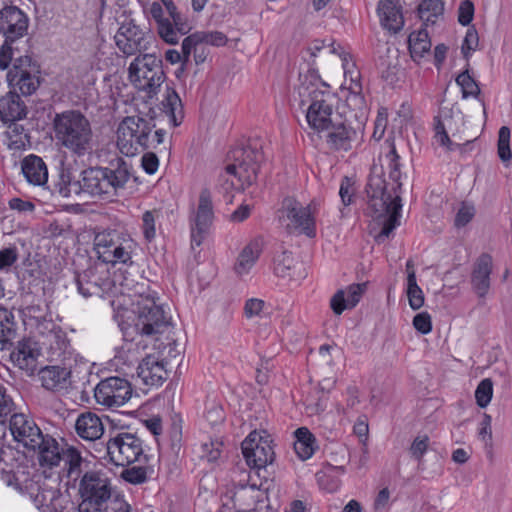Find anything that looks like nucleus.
Segmentation results:
<instances>
[{
	"label": "nucleus",
	"mask_w": 512,
	"mask_h": 512,
	"mask_svg": "<svg viewBox=\"0 0 512 512\" xmlns=\"http://www.w3.org/2000/svg\"><path fill=\"white\" fill-rule=\"evenodd\" d=\"M131 176V167L123 159L117 158L108 167H91L82 171L80 179L74 182L68 174H61L60 181L55 185V192L64 198L72 194L86 193L109 200L124 189Z\"/></svg>",
	"instance_id": "1"
},
{
	"label": "nucleus",
	"mask_w": 512,
	"mask_h": 512,
	"mask_svg": "<svg viewBox=\"0 0 512 512\" xmlns=\"http://www.w3.org/2000/svg\"><path fill=\"white\" fill-rule=\"evenodd\" d=\"M299 81L295 100H298L300 107H306V121L309 127L315 133L321 134L334 122V96L329 91V86L313 70L300 73Z\"/></svg>",
	"instance_id": "2"
},
{
	"label": "nucleus",
	"mask_w": 512,
	"mask_h": 512,
	"mask_svg": "<svg viewBox=\"0 0 512 512\" xmlns=\"http://www.w3.org/2000/svg\"><path fill=\"white\" fill-rule=\"evenodd\" d=\"M57 144L72 155L83 157L94 147V134L88 118L77 110L57 113L53 119Z\"/></svg>",
	"instance_id": "3"
},
{
	"label": "nucleus",
	"mask_w": 512,
	"mask_h": 512,
	"mask_svg": "<svg viewBox=\"0 0 512 512\" xmlns=\"http://www.w3.org/2000/svg\"><path fill=\"white\" fill-rule=\"evenodd\" d=\"M162 60L154 54L137 56L128 67V79L131 85L147 99L157 96L165 81Z\"/></svg>",
	"instance_id": "4"
},
{
	"label": "nucleus",
	"mask_w": 512,
	"mask_h": 512,
	"mask_svg": "<svg viewBox=\"0 0 512 512\" xmlns=\"http://www.w3.org/2000/svg\"><path fill=\"white\" fill-rule=\"evenodd\" d=\"M29 17L16 6H5L0 10V34L5 38L0 47V69L5 70L12 62L18 43L28 33Z\"/></svg>",
	"instance_id": "5"
},
{
	"label": "nucleus",
	"mask_w": 512,
	"mask_h": 512,
	"mask_svg": "<svg viewBox=\"0 0 512 512\" xmlns=\"http://www.w3.org/2000/svg\"><path fill=\"white\" fill-rule=\"evenodd\" d=\"M367 194L369 196V207L374 208L376 212H384L387 216L383 222V227L378 235V239L389 237L391 232L399 225L402 208L399 194L395 192V196H392L390 192L385 190L383 181L378 178L373 181H371V179L369 180Z\"/></svg>",
	"instance_id": "6"
},
{
	"label": "nucleus",
	"mask_w": 512,
	"mask_h": 512,
	"mask_svg": "<svg viewBox=\"0 0 512 512\" xmlns=\"http://www.w3.org/2000/svg\"><path fill=\"white\" fill-rule=\"evenodd\" d=\"M134 247V241L117 230L99 232L94 238V250L98 258L106 264L131 263Z\"/></svg>",
	"instance_id": "7"
},
{
	"label": "nucleus",
	"mask_w": 512,
	"mask_h": 512,
	"mask_svg": "<svg viewBox=\"0 0 512 512\" xmlns=\"http://www.w3.org/2000/svg\"><path fill=\"white\" fill-rule=\"evenodd\" d=\"M151 123L140 116L125 117L117 129V147L125 156H134L150 147Z\"/></svg>",
	"instance_id": "8"
},
{
	"label": "nucleus",
	"mask_w": 512,
	"mask_h": 512,
	"mask_svg": "<svg viewBox=\"0 0 512 512\" xmlns=\"http://www.w3.org/2000/svg\"><path fill=\"white\" fill-rule=\"evenodd\" d=\"M134 327L143 336L161 333L169 325V317L153 295H139L134 302Z\"/></svg>",
	"instance_id": "9"
},
{
	"label": "nucleus",
	"mask_w": 512,
	"mask_h": 512,
	"mask_svg": "<svg viewBox=\"0 0 512 512\" xmlns=\"http://www.w3.org/2000/svg\"><path fill=\"white\" fill-rule=\"evenodd\" d=\"M106 452L109 460L116 466H129L135 462L142 463L147 459L142 440L130 432H117L110 435L106 443Z\"/></svg>",
	"instance_id": "10"
},
{
	"label": "nucleus",
	"mask_w": 512,
	"mask_h": 512,
	"mask_svg": "<svg viewBox=\"0 0 512 512\" xmlns=\"http://www.w3.org/2000/svg\"><path fill=\"white\" fill-rule=\"evenodd\" d=\"M283 209L286 213L287 229L304 234L308 237L316 235L315 216L320 209V201L313 200L303 205L293 198H286L283 201Z\"/></svg>",
	"instance_id": "11"
},
{
	"label": "nucleus",
	"mask_w": 512,
	"mask_h": 512,
	"mask_svg": "<svg viewBox=\"0 0 512 512\" xmlns=\"http://www.w3.org/2000/svg\"><path fill=\"white\" fill-rule=\"evenodd\" d=\"M327 146L334 151H350L358 147L364 139V122L357 121L356 125L350 118L341 122H333L323 132Z\"/></svg>",
	"instance_id": "12"
},
{
	"label": "nucleus",
	"mask_w": 512,
	"mask_h": 512,
	"mask_svg": "<svg viewBox=\"0 0 512 512\" xmlns=\"http://www.w3.org/2000/svg\"><path fill=\"white\" fill-rule=\"evenodd\" d=\"M232 157L234 163L226 166V174L236 178L242 187L252 185L257 179L262 153L256 148L247 146L235 149Z\"/></svg>",
	"instance_id": "13"
},
{
	"label": "nucleus",
	"mask_w": 512,
	"mask_h": 512,
	"mask_svg": "<svg viewBox=\"0 0 512 512\" xmlns=\"http://www.w3.org/2000/svg\"><path fill=\"white\" fill-rule=\"evenodd\" d=\"M242 453L250 467L265 468L274 460L275 453L265 431H252L242 442Z\"/></svg>",
	"instance_id": "14"
},
{
	"label": "nucleus",
	"mask_w": 512,
	"mask_h": 512,
	"mask_svg": "<svg viewBox=\"0 0 512 512\" xmlns=\"http://www.w3.org/2000/svg\"><path fill=\"white\" fill-rule=\"evenodd\" d=\"M39 66L29 56L14 59L13 66L7 74L11 86L17 87L23 95L33 94L39 82Z\"/></svg>",
	"instance_id": "15"
},
{
	"label": "nucleus",
	"mask_w": 512,
	"mask_h": 512,
	"mask_svg": "<svg viewBox=\"0 0 512 512\" xmlns=\"http://www.w3.org/2000/svg\"><path fill=\"white\" fill-rule=\"evenodd\" d=\"M132 396L131 384L120 377L101 380L94 389V397L99 405L107 408L120 407Z\"/></svg>",
	"instance_id": "16"
},
{
	"label": "nucleus",
	"mask_w": 512,
	"mask_h": 512,
	"mask_svg": "<svg viewBox=\"0 0 512 512\" xmlns=\"http://www.w3.org/2000/svg\"><path fill=\"white\" fill-rule=\"evenodd\" d=\"M340 59L344 71L345 80H350V93L346 97V106L354 112L356 121L365 119L366 102L361 92L360 73L356 69L351 55L348 52H341Z\"/></svg>",
	"instance_id": "17"
},
{
	"label": "nucleus",
	"mask_w": 512,
	"mask_h": 512,
	"mask_svg": "<svg viewBox=\"0 0 512 512\" xmlns=\"http://www.w3.org/2000/svg\"><path fill=\"white\" fill-rule=\"evenodd\" d=\"M214 218L211 193L209 190L204 189L199 196V204L194 219V224L191 225V247H199L209 230Z\"/></svg>",
	"instance_id": "18"
},
{
	"label": "nucleus",
	"mask_w": 512,
	"mask_h": 512,
	"mask_svg": "<svg viewBox=\"0 0 512 512\" xmlns=\"http://www.w3.org/2000/svg\"><path fill=\"white\" fill-rule=\"evenodd\" d=\"M9 429L14 440L29 450H35L43 434L35 422L23 413L11 416Z\"/></svg>",
	"instance_id": "19"
},
{
	"label": "nucleus",
	"mask_w": 512,
	"mask_h": 512,
	"mask_svg": "<svg viewBox=\"0 0 512 512\" xmlns=\"http://www.w3.org/2000/svg\"><path fill=\"white\" fill-rule=\"evenodd\" d=\"M114 39L118 49L127 56L147 49L145 33L133 21L122 23Z\"/></svg>",
	"instance_id": "20"
},
{
	"label": "nucleus",
	"mask_w": 512,
	"mask_h": 512,
	"mask_svg": "<svg viewBox=\"0 0 512 512\" xmlns=\"http://www.w3.org/2000/svg\"><path fill=\"white\" fill-rule=\"evenodd\" d=\"M79 492L98 501L109 502L111 500V484L109 479L100 472H87L81 479Z\"/></svg>",
	"instance_id": "21"
},
{
	"label": "nucleus",
	"mask_w": 512,
	"mask_h": 512,
	"mask_svg": "<svg viewBox=\"0 0 512 512\" xmlns=\"http://www.w3.org/2000/svg\"><path fill=\"white\" fill-rule=\"evenodd\" d=\"M368 284L354 283L345 289H339L330 299V307L335 315H341L347 309H353L367 291Z\"/></svg>",
	"instance_id": "22"
},
{
	"label": "nucleus",
	"mask_w": 512,
	"mask_h": 512,
	"mask_svg": "<svg viewBox=\"0 0 512 512\" xmlns=\"http://www.w3.org/2000/svg\"><path fill=\"white\" fill-rule=\"evenodd\" d=\"M137 375L145 385L158 387L167 379L168 373L162 361L149 355L138 365Z\"/></svg>",
	"instance_id": "23"
},
{
	"label": "nucleus",
	"mask_w": 512,
	"mask_h": 512,
	"mask_svg": "<svg viewBox=\"0 0 512 512\" xmlns=\"http://www.w3.org/2000/svg\"><path fill=\"white\" fill-rule=\"evenodd\" d=\"M262 252V240L255 238L250 240L239 252L235 264L234 272L239 277H244L250 273L256 264Z\"/></svg>",
	"instance_id": "24"
},
{
	"label": "nucleus",
	"mask_w": 512,
	"mask_h": 512,
	"mask_svg": "<svg viewBox=\"0 0 512 512\" xmlns=\"http://www.w3.org/2000/svg\"><path fill=\"white\" fill-rule=\"evenodd\" d=\"M41 385L51 391L66 390L70 386L71 372L60 366H46L38 372Z\"/></svg>",
	"instance_id": "25"
},
{
	"label": "nucleus",
	"mask_w": 512,
	"mask_h": 512,
	"mask_svg": "<svg viewBox=\"0 0 512 512\" xmlns=\"http://www.w3.org/2000/svg\"><path fill=\"white\" fill-rule=\"evenodd\" d=\"M234 497L244 512H260L267 507L265 492L256 485L241 486Z\"/></svg>",
	"instance_id": "26"
},
{
	"label": "nucleus",
	"mask_w": 512,
	"mask_h": 512,
	"mask_svg": "<svg viewBox=\"0 0 512 512\" xmlns=\"http://www.w3.org/2000/svg\"><path fill=\"white\" fill-rule=\"evenodd\" d=\"M492 266V258L488 254L481 255L474 266L471 283L479 297H485L490 289Z\"/></svg>",
	"instance_id": "27"
},
{
	"label": "nucleus",
	"mask_w": 512,
	"mask_h": 512,
	"mask_svg": "<svg viewBox=\"0 0 512 512\" xmlns=\"http://www.w3.org/2000/svg\"><path fill=\"white\" fill-rule=\"evenodd\" d=\"M75 430L83 440L95 441L104 434V424L97 414L85 412L77 417Z\"/></svg>",
	"instance_id": "28"
},
{
	"label": "nucleus",
	"mask_w": 512,
	"mask_h": 512,
	"mask_svg": "<svg viewBox=\"0 0 512 512\" xmlns=\"http://www.w3.org/2000/svg\"><path fill=\"white\" fill-rule=\"evenodd\" d=\"M382 27L390 32L397 33L404 25L401 7L392 0H381L377 7Z\"/></svg>",
	"instance_id": "29"
},
{
	"label": "nucleus",
	"mask_w": 512,
	"mask_h": 512,
	"mask_svg": "<svg viewBox=\"0 0 512 512\" xmlns=\"http://www.w3.org/2000/svg\"><path fill=\"white\" fill-rule=\"evenodd\" d=\"M27 107L21 97L9 92L0 98V120L4 123H15L25 118Z\"/></svg>",
	"instance_id": "30"
},
{
	"label": "nucleus",
	"mask_w": 512,
	"mask_h": 512,
	"mask_svg": "<svg viewBox=\"0 0 512 512\" xmlns=\"http://www.w3.org/2000/svg\"><path fill=\"white\" fill-rule=\"evenodd\" d=\"M22 172L26 180L34 186H45L48 181V169L41 157L28 155L22 161Z\"/></svg>",
	"instance_id": "31"
},
{
	"label": "nucleus",
	"mask_w": 512,
	"mask_h": 512,
	"mask_svg": "<svg viewBox=\"0 0 512 512\" xmlns=\"http://www.w3.org/2000/svg\"><path fill=\"white\" fill-rule=\"evenodd\" d=\"M38 356L39 351L30 341L19 342L16 349L11 353L13 363L29 375H32L36 370Z\"/></svg>",
	"instance_id": "32"
},
{
	"label": "nucleus",
	"mask_w": 512,
	"mask_h": 512,
	"mask_svg": "<svg viewBox=\"0 0 512 512\" xmlns=\"http://www.w3.org/2000/svg\"><path fill=\"white\" fill-rule=\"evenodd\" d=\"M39 442L35 445L34 451L38 452L40 465L47 467L57 466L62 458V449L59 447L56 439L50 435L42 434Z\"/></svg>",
	"instance_id": "33"
},
{
	"label": "nucleus",
	"mask_w": 512,
	"mask_h": 512,
	"mask_svg": "<svg viewBox=\"0 0 512 512\" xmlns=\"http://www.w3.org/2000/svg\"><path fill=\"white\" fill-rule=\"evenodd\" d=\"M35 503L42 512H68L69 500L55 489L37 493Z\"/></svg>",
	"instance_id": "34"
},
{
	"label": "nucleus",
	"mask_w": 512,
	"mask_h": 512,
	"mask_svg": "<svg viewBox=\"0 0 512 512\" xmlns=\"http://www.w3.org/2000/svg\"><path fill=\"white\" fill-rule=\"evenodd\" d=\"M302 264L297 261L291 252L282 251L274 259V272L282 278H302Z\"/></svg>",
	"instance_id": "35"
},
{
	"label": "nucleus",
	"mask_w": 512,
	"mask_h": 512,
	"mask_svg": "<svg viewBox=\"0 0 512 512\" xmlns=\"http://www.w3.org/2000/svg\"><path fill=\"white\" fill-rule=\"evenodd\" d=\"M294 450L301 460H307L313 456L316 449V438L306 427L298 428L295 431Z\"/></svg>",
	"instance_id": "36"
},
{
	"label": "nucleus",
	"mask_w": 512,
	"mask_h": 512,
	"mask_svg": "<svg viewBox=\"0 0 512 512\" xmlns=\"http://www.w3.org/2000/svg\"><path fill=\"white\" fill-rule=\"evenodd\" d=\"M163 112L173 126H178L183 118L181 99L173 89H167L162 101Z\"/></svg>",
	"instance_id": "37"
},
{
	"label": "nucleus",
	"mask_w": 512,
	"mask_h": 512,
	"mask_svg": "<svg viewBox=\"0 0 512 512\" xmlns=\"http://www.w3.org/2000/svg\"><path fill=\"white\" fill-rule=\"evenodd\" d=\"M180 25H178L176 22H174L172 19L167 18L163 20L162 23L156 25V30L159 35V37L166 42L167 44L174 45L177 44L180 40V38L184 35H186L190 30L191 27L186 21V29L180 30Z\"/></svg>",
	"instance_id": "38"
},
{
	"label": "nucleus",
	"mask_w": 512,
	"mask_h": 512,
	"mask_svg": "<svg viewBox=\"0 0 512 512\" xmlns=\"http://www.w3.org/2000/svg\"><path fill=\"white\" fill-rule=\"evenodd\" d=\"M444 5L441 0H421L418 15L425 26L435 24L443 16Z\"/></svg>",
	"instance_id": "39"
},
{
	"label": "nucleus",
	"mask_w": 512,
	"mask_h": 512,
	"mask_svg": "<svg viewBox=\"0 0 512 512\" xmlns=\"http://www.w3.org/2000/svg\"><path fill=\"white\" fill-rule=\"evenodd\" d=\"M409 50L414 60L422 58L430 52L431 41L425 29L412 32L408 38Z\"/></svg>",
	"instance_id": "40"
},
{
	"label": "nucleus",
	"mask_w": 512,
	"mask_h": 512,
	"mask_svg": "<svg viewBox=\"0 0 512 512\" xmlns=\"http://www.w3.org/2000/svg\"><path fill=\"white\" fill-rule=\"evenodd\" d=\"M16 337L14 315L6 308L0 307V349H5Z\"/></svg>",
	"instance_id": "41"
},
{
	"label": "nucleus",
	"mask_w": 512,
	"mask_h": 512,
	"mask_svg": "<svg viewBox=\"0 0 512 512\" xmlns=\"http://www.w3.org/2000/svg\"><path fill=\"white\" fill-rule=\"evenodd\" d=\"M385 159L387 161V168L389 170V178L395 183V187L392 188L393 193L392 196H395V192L400 195L401 189V172H400V163H399V155L396 153V149L394 145L390 146L389 152L386 154Z\"/></svg>",
	"instance_id": "42"
},
{
	"label": "nucleus",
	"mask_w": 512,
	"mask_h": 512,
	"mask_svg": "<svg viewBox=\"0 0 512 512\" xmlns=\"http://www.w3.org/2000/svg\"><path fill=\"white\" fill-rule=\"evenodd\" d=\"M407 297L409 306L413 310L420 309L424 304V295L417 284L415 271L409 272L407 277Z\"/></svg>",
	"instance_id": "43"
},
{
	"label": "nucleus",
	"mask_w": 512,
	"mask_h": 512,
	"mask_svg": "<svg viewBox=\"0 0 512 512\" xmlns=\"http://www.w3.org/2000/svg\"><path fill=\"white\" fill-rule=\"evenodd\" d=\"M510 136H511V132L507 126H502L499 129L497 152H498L499 158L503 162H508L512 158V152L510 149Z\"/></svg>",
	"instance_id": "44"
},
{
	"label": "nucleus",
	"mask_w": 512,
	"mask_h": 512,
	"mask_svg": "<svg viewBox=\"0 0 512 512\" xmlns=\"http://www.w3.org/2000/svg\"><path fill=\"white\" fill-rule=\"evenodd\" d=\"M493 396V382L490 378H485L478 384L475 390L476 403L480 408H485L491 402Z\"/></svg>",
	"instance_id": "45"
},
{
	"label": "nucleus",
	"mask_w": 512,
	"mask_h": 512,
	"mask_svg": "<svg viewBox=\"0 0 512 512\" xmlns=\"http://www.w3.org/2000/svg\"><path fill=\"white\" fill-rule=\"evenodd\" d=\"M456 83L461 87L463 98L477 97L480 94L478 84L468 71H464L456 78Z\"/></svg>",
	"instance_id": "46"
},
{
	"label": "nucleus",
	"mask_w": 512,
	"mask_h": 512,
	"mask_svg": "<svg viewBox=\"0 0 512 512\" xmlns=\"http://www.w3.org/2000/svg\"><path fill=\"white\" fill-rule=\"evenodd\" d=\"M146 460H143L140 465L132 466L124 469L121 473L122 478L131 484H141L147 479V468L143 465Z\"/></svg>",
	"instance_id": "47"
},
{
	"label": "nucleus",
	"mask_w": 512,
	"mask_h": 512,
	"mask_svg": "<svg viewBox=\"0 0 512 512\" xmlns=\"http://www.w3.org/2000/svg\"><path fill=\"white\" fill-rule=\"evenodd\" d=\"M15 404L13 399L7 393V389L0 383V423H4L6 419L14 411Z\"/></svg>",
	"instance_id": "48"
},
{
	"label": "nucleus",
	"mask_w": 512,
	"mask_h": 512,
	"mask_svg": "<svg viewBox=\"0 0 512 512\" xmlns=\"http://www.w3.org/2000/svg\"><path fill=\"white\" fill-rule=\"evenodd\" d=\"M201 44H202V42H201L198 32L193 33V34L187 36L186 38H184V40L182 41V45H181V53L184 57V63L189 62L191 52L192 51L197 52L198 46Z\"/></svg>",
	"instance_id": "49"
},
{
	"label": "nucleus",
	"mask_w": 512,
	"mask_h": 512,
	"mask_svg": "<svg viewBox=\"0 0 512 512\" xmlns=\"http://www.w3.org/2000/svg\"><path fill=\"white\" fill-rule=\"evenodd\" d=\"M82 501L78 505V512H107L108 503L81 496Z\"/></svg>",
	"instance_id": "50"
},
{
	"label": "nucleus",
	"mask_w": 512,
	"mask_h": 512,
	"mask_svg": "<svg viewBox=\"0 0 512 512\" xmlns=\"http://www.w3.org/2000/svg\"><path fill=\"white\" fill-rule=\"evenodd\" d=\"M478 44L479 37L476 29L473 27L468 28L461 47L464 57L468 58L470 54L477 49Z\"/></svg>",
	"instance_id": "51"
},
{
	"label": "nucleus",
	"mask_w": 512,
	"mask_h": 512,
	"mask_svg": "<svg viewBox=\"0 0 512 512\" xmlns=\"http://www.w3.org/2000/svg\"><path fill=\"white\" fill-rule=\"evenodd\" d=\"M222 443L218 440H211L201 445V457L207 459L209 462H214L219 459L221 455Z\"/></svg>",
	"instance_id": "52"
},
{
	"label": "nucleus",
	"mask_w": 512,
	"mask_h": 512,
	"mask_svg": "<svg viewBox=\"0 0 512 512\" xmlns=\"http://www.w3.org/2000/svg\"><path fill=\"white\" fill-rule=\"evenodd\" d=\"M156 217L153 211H146L142 216V230L146 240L151 241L156 236Z\"/></svg>",
	"instance_id": "53"
},
{
	"label": "nucleus",
	"mask_w": 512,
	"mask_h": 512,
	"mask_svg": "<svg viewBox=\"0 0 512 512\" xmlns=\"http://www.w3.org/2000/svg\"><path fill=\"white\" fill-rule=\"evenodd\" d=\"M428 445H429V437L428 436L424 435V436L416 437L409 448L411 456L414 459L420 461L422 459V457L424 456V454L426 453V451L428 449Z\"/></svg>",
	"instance_id": "54"
},
{
	"label": "nucleus",
	"mask_w": 512,
	"mask_h": 512,
	"mask_svg": "<svg viewBox=\"0 0 512 512\" xmlns=\"http://www.w3.org/2000/svg\"><path fill=\"white\" fill-rule=\"evenodd\" d=\"M492 418L489 414L484 413L483 418L479 424L478 436L486 446H490L492 443Z\"/></svg>",
	"instance_id": "55"
},
{
	"label": "nucleus",
	"mask_w": 512,
	"mask_h": 512,
	"mask_svg": "<svg viewBox=\"0 0 512 512\" xmlns=\"http://www.w3.org/2000/svg\"><path fill=\"white\" fill-rule=\"evenodd\" d=\"M474 215H475L474 206L463 203L456 214L455 221H454L455 226L458 228L464 227L473 219Z\"/></svg>",
	"instance_id": "56"
},
{
	"label": "nucleus",
	"mask_w": 512,
	"mask_h": 512,
	"mask_svg": "<svg viewBox=\"0 0 512 512\" xmlns=\"http://www.w3.org/2000/svg\"><path fill=\"white\" fill-rule=\"evenodd\" d=\"M202 44H209L213 46H224L227 42V37L220 31L211 32H198Z\"/></svg>",
	"instance_id": "57"
},
{
	"label": "nucleus",
	"mask_w": 512,
	"mask_h": 512,
	"mask_svg": "<svg viewBox=\"0 0 512 512\" xmlns=\"http://www.w3.org/2000/svg\"><path fill=\"white\" fill-rule=\"evenodd\" d=\"M474 16V5L470 0L461 2L458 10V21L461 25L467 26L471 23Z\"/></svg>",
	"instance_id": "58"
},
{
	"label": "nucleus",
	"mask_w": 512,
	"mask_h": 512,
	"mask_svg": "<svg viewBox=\"0 0 512 512\" xmlns=\"http://www.w3.org/2000/svg\"><path fill=\"white\" fill-rule=\"evenodd\" d=\"M434 139L438 145L445 147L447 150L454 149L453 143L446 132L444 124L440 120H438L435 125Z\"/></svg>",
	"instance_id": "59"
},
{
	"label": "nucleus",
	"mask_w": 512,
	"mask_h": 512,
	"mask_svg": "<svg viewBox=\"0 0 512 512\" xmlns=\"http://www.w3.org/2000/svg\"><path fill=\"white\" fill-rule=\"evenodd\" d=\"M414 328L421 334H428L432 330L431 317L427 312L418 313L413 318Z\"/></svg>",
	"instance_id": "60"
},
{
	"label": "nucleus",
	"mask_w": 512,
	"mask_h": 512,
	"mask_svg": "<svg viewBox=\"0 0 512 512\" xmlns=\"http://www.w3.org/2000/svg\"><path fill=\"white\" fill-rule=\"evenodd\" d=\"M265 307V302L262 299L251 298L245 303L244 311L247 318L260 316Z\"/></svg>",
	"instance_id": "61"
},
{
	"label": "nucleus",
	"mask_w": 512,
	"mask_h": 512,
	"mask_svg": "<svg viewBox=\"0 0 512 512\" xmlns=\"http://www.w3.org/2000/svg\"><path fill=\"white\" fill-rule=\"evenodd\" d=\"M18 259L16 247H8L0 250V269L12 266Z\"/></svg>",
	"instance_id": "62"
},
{
	"label": "nucleus",
	"mask_w": 512,
	"mask_h": 512,
	"mask_svg": "<svg viewBox=\"0 0 512 512\" xmlns=\"http://www.w3.org/2000/svg\"><path fill=\"white\" fill-rule=\"evenodd\" d=\"M387 126V111L382 108L378 111L377 118L375 120V127L373 132V138L380 140L385 132Z\"/></svg>",
	"instance_id": "63"
},
{
	"label": "nucleus",
	"mask_w": 512,
	"mask_h": 512,
	"mask_svg": "<svg viewBox=\"0 0 512 512\" xmlns=\"http://www.w3.org/2000/svg\"><path fill=\"white\" fill-rule=\"evenodd\" d=\"M353 183L348 177L343 178L341 181L339 195L344 205H349L352 202L353 196Z\"/></svg>",
	"instance_id": "64"
}]
</instances>
